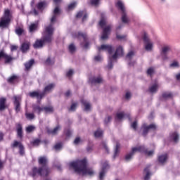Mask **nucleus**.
<instances>
[{"mask_svg": "<svg viewBox=\"0 0 180 180\" xmlns=\"http://www.w3.org/2000/svg\"><path fill=\"white\" fill-rule=\"evenodd\" d=\"M73 37L77 38V39H80V37H82V39H84V41L86 42L84 44V49H88L89 46V42H87L86 41L88 40V36L86 35V33H83L81 32H76L75 34H73Z\"/></svg>", "mask_w": 180, "mask_h": 180, "instance_id": "12", "label": "nucleus"}, {"mask_svg": "<svg viewBox=\"0 0 180 180\" xmlns=\"http://www.w3.org/2000/svg\"><path fill=\"white\" fill-rule=\"evenodd\" d=\"M38 164L41 167H34L32 169V172H30V175L32 178H37V176H49V174L51 171L49 167V160L46 156H41L38 158Z\"/></svg>", "mask_w": 180, "mask_h": 180, "instance_id": "2", "label": "nucleus"}, {"mask_svg": "<svg viewBox=\"0 0 180 180\" xmlns=\"http://www.w3.org/2000/svg\"><path fill=\"white\" fill-rule=\"evenodd\" d=\"M116 6L117 8H118V9H120L122 13L126 12V8H124V5H123V3L122 1H117L116 4Z\"/></svg>", "mask_w": 180, "mask_h": 180, "instance_id": "38", "label": "nucleus"}, {"mask_svg": "<svg viewBox=\"0 0 180 180\" xmlns=\"http://www.w3.org/2000/svg\"><path fill=\"white\" fill-rule=\"evenodd\" d=\"M120 148V143H116V147H115L113 158H116V157H117V155L119 154Z\"/></svg>", "mask_w": 180, "mask_h": 180, "instance_id": "46", "label": "nucleus"}, {"mask_svg": "<svg viewBox=\"0 0 180 180\" xmlns=\"http://www.w3.org/2000/svg\"><path fill=\"white\" fill-rule=\"evenodd\" d=\"M15 50H18V46L16 45H11V51H15Z\"/></svg>", "mask_w": 180, "mask_h": 180, "instance_id": "61", "label": "nucleus"}, {"mask_svg": "<svg viewBox=\"0 0 180 180\" xmlns=\"http://www.w3.org/2000/svg\"><path fill=\"white\" fill-rule=\"evenodd\" d=\"M148 75H150V77H153V75L154 74V68H149L147 70Z\"/></svg>", "mask_w": 180, "mask_h": 180, "instance_id": "51", "label": "nucleus"}, {"mask_svg": "<svg viewBox=\"0 0 180 180\" xmlns=\"http://www.w3.org/2000/svg\"><path fill=\"white\" fill-rule=\"evenodd\" d=\"M60 129H61V127L60 125H57L53 129H49L48 133L49 134L56 135L58 133V130H60Z\"/></svg>", "mask_w": 180, "mask_h": 180, "instance_id": "35", "label": "nucleus"}, {"mask_svg": "<svg viewBox=\"0 0 180 180\" xmlns=\"http://www.w3.org/2000/svg\"><path fill=\"white\" fill-rule=\"evenodd\" d=\"M76 18H82V22H85V20H86V18H88V14H86V11H79L76 15Z\"/></svg>", "mask_w": 180, "mask_h": 180, "instance_id": "25", "label": "nucleus"}, {"mask_svg": "<svg viewBox=\"0 0 180 180\" xmlns=\"http://www.w3.org/2000/svg\"><path fill=\"white\" fill-rule=\"evenodd\" d=\"M110 120H112V116H108L105 120L104 122L105 124H108V123H109V122H110Z\"/></svg>", "mask_w": 180, "mask_h": 180, "instance_id": "60", "label": "nucleus"}, {"mask_svg": "<svg viewBox=\"0 0 180 180\" xmlns=\"http://www.w3.org/2000/svg\"><path fill=\"white\" fill-rule=\"evenodd\" d=\"M54 27L53 25H49L45 27L40 39H37L33 44L34 49H43L45 44H51L54 40Z\"/></svg>", "mask_w": 180, "mask_h": 180, "instance_id": "1", "label": "nucleus"}, {"mask_svg": "<svg viewBox=\"0 0 180 180\" xmlns=\"http://www.w3.org/2000/svg\"><path fill=\"white\" fill-rule=\"evenodd\" d=\"M124 53L123 51V46H119L117 47L115 53L111 56L112 60H116L117 57H123Z\"/></svg>", "mask_w": 180, "mask_h": 180, "instance_id": "16", "label": "nucleus"}, {"mask_svg": "<svg viewBox=\"0 0 180 180\" xmlns=\"http://www.w3.org/2000/svg\"><path fill=\"white\" fill-rule=\"evenodd\" d=\"M170 67H179V65L178 64V62L174 61L170 65Z\"/></svg>", "mask_w": 180, "mask_h": 180, "instance_id": "62", "label": "nucleus"}, {"mask_svg": "<svg viewBox=\"0 0 180 180\" xmlns=\"http://www.w3.org/2000/svg\"><path fill=\"white\" fill-rule=\"evenodd\" d=\"M33 64H34V60L31 59L30 61L25 63V71H29L33 67Z\"/></svg>", "mask_w": 180, "mask_h": 180, "instance_id": "33", "label": "nucleus"}, {"mask_svg": "<svg viewBox=\"0 0 180 180\" xmlns=\"http://www.w3.org/2000/svg\"><path fill=\"white\" fill-rule=\"evenodd\" d=\"M141 129L143 130L142 136L143 137H146L150 130H153V131L157 130V125H155V124H150V125H147V124L144 123L142 124Z\"/></svg>", "mask_w": 180, "mask_h": 180, "instance_id": "8", "label": "nucleus"}, {"mask_svg": "<svg viewBox=\"0 0 180 180\" xmlns=\"http://www.w3.org/2000/svg\"><path fill=\"white\" fill-rule=\"evenodd\" d=\"M122 22L123 23H129V18H127V14H126V11L122 13Z\"/></svg>", "mask_w": 180, "mask_h": 180, "instance_id": "44", "label": "nucleus"}, {"mask_svg": "<svg viewBox=\"0 0 180 180\" xmlns=\"http://www.w3.org/2000/svg\"><path fill=\"white\" fill-rule=\"evenodd\" d=\"M13 105L15 108V110L16 113H19L20 112V102H22V97L20 96H14L13 97Z\"/></svg>", "mask_w": 180, "mask_h": 180, "instance_id": "11", "label": "nucleus"}, {"mask_svg": "<svg viewBox=\"0 0 180 180\" xmlns=\"http://www.w3.org/2000/svg\"><path fill=\"white\" fill-rule=\"evenodd\" d=\"M137 152L144 153L145 155H148V157H153V155H154V150H148L144 146H140L132 148L131 151L125 156L126 161H130V160L133 158V155H134Z\"/></svg>", "mask_w": 180, "mask_h": 180, "instance_id": "4", "label": "nucleus"}, {"mask_svg": "<svg viewBox=\"0 0 180 180\" xmlns=\"http://www.w3.org/2000/svg\"><path fill=\"white\" fill-rule=\"evenodd\" d=\"M11 20H12L11 11L6 9L3 16L0 18V29H8L11 25Z\"/></svg>", "mask_w": 180, "mask_h": 180, "instance_id": "5", "label": "nucleus"}, {"mask_svg": "<svg viewBox=\"0 0 180 180\" xmlns=\"http://www.w3.org/2000/svg\"><path fill=\"white\" fill-rule=\"evenodd\" d=\"M5 109H8V105H6V98H0V112H4Z\"/></svg>", "mask_w": 180, "mask_h": 180, "instance_id": "21", "label": "nucleus"}, {"mask_svg": "<svg viewBox=\"0 0 180 180\" xmlns=\"http://www.w3.org/2000/svg\"><path fill=\"white\" fill-rule=\"evenodd\" d=\"M32 110L35 113H37V115H41V112H43V107L40 106L39 105H33Z\"/></svg>", "mask_w": 180, "mask_h": 180, "instance_id": "28", "label": "nucleus"}, {"mask_svg": "<svg viewBox=\"0 0 180 180\" xmlns=\"http://www.w3.org/2000/svg\"><path fill=\"white\" fill-rule=\"evenodd\" d=\"M158 91V84H155L148 88V92L150 94H155Z\"/></svg>", "mask_w": 180, "mask_h": 180, "instance_id": "34", "label": "nucleus"}, {"mask_svg": "<svg viewBox=\"0 0 180 180\" xmlns=\"http://www.w3.org/2000/svg\"><path fill=\"white\" fill-rule=\"evenodd\" d=\"M15 129L18 139L23 140V126L20 123L15 124Z\"/></svg>", "mask_w": 180, "mask_h": 180, "instance_id": "14", "label": "nucleus"}, {"mask_svg": "<svg viewBox=\"0 0 180 180\" xmlns=\"http://www.w3.org/2000/svg\"><path fill=\"white\" fill-rule=\"evenodd\" d=\"M56 88V84L51 83L46 86L44 89V95L47 94V92H51Z\"/></svg>", "mask_w": 180, "mask_h": 180, "instance_id": "22", "label": "nucleus"}, {"mask_svg": "<svg viewBox=\"0 0 180 180\" xmlns=\"http://www.w3.org/2000/svg\"><path fill=\"white\" fill-rule=\"evenodd\" d=\"M144 172L146 173V176H144V180L150 179V176L151 175V173H150V165L147 166L144 169Z\"/></svg>", "mask_w": 180, "mask_h": 180, "instance_id": "37", "label": "nucleus"}, {"mask_svg": "<svg viewBox=\"0 0 180 180\" xmlns=\"http://www.w3.org/2000/svg\"><path fill=\"white\" fill-rule=\"evenodd\" d=\"M168 160V154L160 155L158 157V161L160 164H165Z\"/></svg>", "mask_w": 180, "mask_h": 180, "instance_id": "23", "label": "nucleus"}, {"mask_svg": "<svg viewBox=\"0 0 180 180\" xmlns=\"http://www.w3.org/2000/svg\"><path fill=\"white\" fill-rule=\"evenodd\" d=\"M39 29V23H32L29 27V32L30 33H33L36 32Z\"/></svg>", "mask_w": 180, "mask_h": 180, "instance_id": "30", "label": "nucleus"}, {"mask_svg": "<svg viewBox=\"0 0 180 180\" xmlns=\"http://www.w3.org/2000/svg\"><path fill=\"white\" fill-rule=\"evenodd\" d=\"M16 58L11 54L6 53L5 51H0V61L4 60V64H11L12 62L15 61Z\"/></svg>", "mask_w": 180, "mask_h": 180, "instance_id": "7", "label": "nucleus"}, {"mask_svg": "<svg viewBox=\"0 0 180 180\" xmlns=\"http://www.w3.org/2000/svg\"><path fill=\"white\" fill-rule=\"evenodd\" d=\"M46 6H47V1H46L39 2L36 5L37 9H38V11H44V8Z\"/></svg>", "mask_w": 180, "mask_h": 180, "instance_id": "26", "label": "nucleus"}, {"mask_svg": "<svg viewBox=\"0 0 180 180\" xmlns=\"http://www.w3.org/2000/svg\"><path fill=\"white\" fill-rule=\"evenodd\" d=\"M15 33L18 36H22V34H23V29L20 27L15 29Z\"/></svg>", "mask_w": 180, "mask_h": 180, "instance_id": "50", "label": "nucleus"}, {"mask_svg": "<svg viewBox=\"0 0 180 180\" xmlns=\"http://www.w3.org/2000/svg\"><path fill=\"white\" fill-rule=\"evenodd\" d=\"M61 143H56L54 146H53V148L54 150H56V151L58 150H60L61 149Z\"/></svg>", "mask_w": 180, "mask_h": 180, "instance_id": "56", "label": "nucleus"}, {"mask_svg": "<svg viewBox=\"0 0 180 180\" xmlns=\"http://www.w3.org/2000/svg\"><path fill=\"white\" fill-rule=\"evenodd\" d=\"M72 74H74V70L72 69H70L68 72H67L66 76L70 78L72 75Z\"/></svg>", "mask_w": 180, "mask_h": 180, "instance_id": "58", "label": "nucleus"}, {"mask_svg": "<svg viewBox=\"0 0 180 180\" xmlns=\"http://www.w3.org/2000/svg\"><path fill=\"white\" fill-rule=\"evenodd\" d=\"M109 168H110V166H109V162L108 161H105L102 163L101 171L99 173L100 180H103V178H105V175L106 174V172Z\"/></svg>", "mask_w": 180, "mask_h": 180, "instance_id": "10", "label": "nucleus"}, {"mask_svg": "<svg viewBox=\"0 0 180 180\" xmlns=\"http://www.w3.org/2000/svg\"><path fill=\"white\" fill-rule=\"evenodd\" d=\"M101 146L103 147V148H104V150L106 151L107 154H109V148L108 147V145H106V143H105L104 141H103L101 143Z\"/></svg>", "mask_w": 180, "mask_h": 180, "instance_id": "49", "label": "nucleus"}, {"mask_svg": "<svg viewBox=\"0 0 180 180\" xmlns=\"http://www.w3.org/2000/svg\"><path fill=\"white\" fill-rule=\"evenodd\" d=\"M124 116H127L128 119L130 120V114H124V112H117L115 116V119L117 120H122Z\"/></svg>", "mask_w": 180, "mask_h": 180, "instance_id": "27", "label": "nucleus"}, {"mask_svg": "<svg viewBox=\"0 0 180 180\" xmlns=\"http://www.w3.org/2000/svg\"><path fill=\"white\" fill-rule=\"evenodd\" d=\"M81 138L79 136H77L75 138V141H74V144H75L76 146L79 144V143H81Z\"/></svg>", "mask_w": 180, "mask_h": 180, "instance_id": "55", "label": "nucleus"}, {"mask_svg": "<svg viewBox=\"0 0 180 180\" xmlns=\"http://www.w3.org/2000/svg\"><path fill=\"white\" fill-rule=\"evenodd\" d=\"M98 51L105 50L108 51V53L112 54V53H113V46H112V45L103 44L100 47H98Z\"/></svg>", "mask_w": 180, "mask_h": 180, "instance_id": "17", "label": "nucleus"}, {"mask_svg": "<svg viewBox=\"0 0 180 180\" xmlns=\"http://www.w3.org/2000/svg\"><path fill=\"white\" fill-rule=\"evenodd\" d=\"M102 60V57L101 56H97L94 57V61H101Z\"/></svg>", "mask_w": 180, "mask_h": 180, "instance_id": "64", "label": "nucleus"}, {"mask_svg": "<svg viewBox=\"0 0 180 180\" xmlns=\"http://www.w3.org/2000/svg\"><path fill=\"white\" fill-rule=\"evenodd\" d=\"M61 13V10H60V7L56 6L53 10V14L52 15V18H51V23L49 25H52V26L54 27L53 23L57 20V17L58 15Z\"/></svg>", "mask_w": 180, "mask_h": 180, "instance_id": "15", "label": "nucleus"}, {"mask_svg": "<svg viewBox=\"0 0 180 180\" xmlns=\"http://www.w3.org/2000/svg\"><path fill=\"white\" fill-rule=\"evenodd\" d=\"M69 51L70 53H74V51H75V45H74V44L69 45Z\"/></svg>", "mask_w": 180, "mask_h": 180, "instance_id": "53", "label": "nucleus"}, {"mask_svg": "<svg viewBox=\"0 0 180 180\" xmlns=\"http://www.w3.org/2000/svg\"><path fill=\"white\" fill-rule=\"evenodd\" d=\"M70 168H73L75 172L78 174L82 173L83 175H89L92 176L95 172L92 168L86 167V160L83 159L82 160H77L76 162H72L70 163Z\"/></svg>", "mask_w": 180, "mask_h": 180, "instance_id": "3", "label": "nucleus"}, {"mask_svg": "<svg viewBox=\"0 0 180 180\" xmlns=\"http://www.w3.org/2000/svg\"><path fill=\"white\" fill-rule=\"evenodd\" d=\"M30 50V42L26 41H24L20 46V51L22 53H27Z\"/></svg>", "mask_w": 180, "mask_h": 180, "instance_id": "20", "label": "nucleus"}, {"mask_svg": "<svg viewBox=\"0 0 180 180\" xmlns=\"http://www.w3.org/2000/svg\"><path fill=\"white\" fill-rule=\"evenodd\" d=\"M103 136V131L101 129H98L96 131H94V137L96 139H99Z\"/></svg>", "mask_w": 180, "mask_h": 180, "instance_id": "40", "label": "nucleus"}, {"mask_svg": "<svg viewBox=\"0 0 180 180\" xmlns=\"http://www.w3.org/2000/svg\"><path fill=\"white\" fill-rule=\"evenodd\" d=\"M112 59H113V58H112V56L110 57V61L108 63V66H107V68H108V70H112V68H113V62L112 61Z\"/></svg>", "mask_w": 180, "mask_h": 180, "instance_id": "52", "label": "nucleus"}, {"mask_svg": "<svg viewBox=\"0 0 180 180\" xmlns=\"http://www.w3.org/2000/svg\"><path fill=\"white\" fill-rule=\"evenodd\" d=\"M43 110L45 113H53L54 112V108L52 105L43 107Z\"/></svg>", "mask_w": 180, "mask_h": 180, "instance_id": "39", "label": "nucleus"}, {"mask_svg": "<svg viewBox=\"0 0 180 180\" xmlns=\"http://www.w3.org/2000/svg\"><path fill=\"white\" fill-rule=\"evenodd\" d=\"M62 0H53V3L55 4L56 6H58L60 4H61Z\"/></svg>", "mask_w": 180, "mask_h": 180, "instance_id": "63", "label": "nucleus"}, {"mask_svg": "<svg viewBox=\"0 0 180 180\" xmlns=\"http://www.w3.org/2000/svg\"><path fill=\"white\" fill-rule=\"evenodd\" d=\"M77 105H78V103H72L70 108H69V112H75V109H77Z\"/></svg>", "mask_w": 180, "mask_h": 180, "instance_id": "47", "label": "nucleus"}, {"mask_svg": "<svg viewBox=\"0 0 180 180\" xmlns=\"http://www.w3.org/2000/svg\"><path fill=\"white\" fill-rule=\"evenodd\" d=\"M133 57H134V51H130L126 56V60H127L129 61V65L134 66V64H136V61H133L131 62V60L133 58Z\"/></svg>", "mask_w": 180, "mask_h": 180, "instance_id": "18", "label": "nucleus"}, {"mask_svg": "<svg viewBox=\"0 0 180 180\" xmlns=\"http://www.w3.org/2000/svg\"><path fill=\"white\" fill-rule=\"evenodd\" d=\"M131 127L134 130H137V121H134V122L131 124Z\"/></svg>", "mask_w": 180, "mask_h": 180, "instance_id": "57", "label": "nucleus"}, {"mask_svg": "<svg viewBox=\"0 0 180 180\" xmlns=\"http://www.w3.org/2000/svg\"><path fill=\"white\" fill-rule=\"evenodd\" d=\"M91 84H101L103 82V79L101 77V76H98L97 77H93L90 79Z\"/></svg>", "mask_w": 180, "mask_h": 180, "instance_id": "32", "label": "nucleus"}, {"mask_svg": "<svg viewBox=\"0 0 180 180\" xmlns=\"http://www.w3.org/2000/svg\"><path fill=\"white\" fill-rule=\"evenodd\" d=\"M54 63H55V60H51V58H48L45 61L46 65H53Z\"/></svg>", "mask_w": 180, "mask_h": 180, "instance_id": "48", "label": "nucleus"}, {"mask_svg": "<svg viewBox=\"0 0 180 180\" xmlns=\"http://www.w3.org/2000/svg\"><path fill=\"white\" fill-rule=\"evenodd\" d=\"M77 6V1H73L68 6V11H74Z\"/></svg>", "mask_w": 180, "mask_h": 180, "instance_id": "45", "label": "nucleus"}, {"mask_svg": "<svg viewBox=\"0 0 180 180\" xmlns=\"http://www.w3.org/2000/svg\"><path fill=\"white\" fill-rule=\"evenodd\" d=\"M31 144L32 146H39V144H40V139H34L33 141L31 142Z\"/></svg>", "mask_w": 180, "mask_h": 180, "instance_id": "54", "label": "nucleus"}, {"mask_svg": "<svg viewBox=\"0 0 180 180\" xmlns=\"http://www.w3.org/2000/svg\"><path fill=\"white\" fill-rule=\"evenodd\" d=\"M143 41L146 44L145 49L147 51L153 50V43L150 42V39H148V36L146 32L143 34Z\"/></svg>", "mask_w": 180, "mask_h": 180, "instance_id": "13", "label": "nucleus"}, {"mask_svg": "<svg viewBox=\"0 0 180 180\" xmlns=\"http://www.w3.org/2000/svg\"><path fill=\"white\" fill-rule=\"evenodd\" d=\"M171 137L172 138L174 143H178V140H179V135L176 132H174L171 134Z\"/></svg>", "mask_w": 180, "mask_h": 180, "instance_id": "43", "label": "nucleus"}, {"mask_svg": "<svg viewBox=\"0 0 180 180\" xmlns=\"http://www.w3.org/2000/svg\"><path fill=\"white\" fill-rule=\"evenodd\" d=\"M29 96L30 98H37V99H43L44 96V93H39V91H32L29 93Z\"/></svg>", "mask_w": 180, "mask_h": 180, "instance_id": "19", "label": "nucleus"}, {"mask_svg": "<svg viewBox=\"0 0 180 180\" xmlns=\"http://www.w3.org/2000/svg\"><path fill=\"white\" fill-rule=\"evenodd\" d=\"M36 130V127L33 126V125H29L28 127H27L25 128V131L26 133L29 134V133H33V131Z\"/></svg>", "mask_w": 180, "mask_h": 180, "instance_id": "42", "label": "nucleus"}, {"mask_svg": "<svg viewBox=\"0 0 180 180\" xmlns=\"http://www.w3.org/2000/svg\"><path fill=\"white\" fill-rule=\"evenodd\" d=\"M25 117L27 119V120H33L36 116L34 115V113L33 112H25Z\"/></svg>", "mask_w": 180, "mask_h": 180, "instance_id": "41", "label": "nucleus"}, {"mask_svg": "<svg viewBox=\"0 0 180 180\" xmlns=\"http://www.w3.org/2000/svg\"><path fill=\"white\" fill-rule=\"evenodd\" d=\"M81 102L84 106V110H86V112H88V110H91V104L89 102L85 100H82Z\"/></svg>", "mask_w": 180, "mask_h": 180, "instance_id": "36", "label": "nucleus"}, {"mask_svg": "<svg viewBox=\"0 0 180 180\" xmlns=\"http://www.w3.org/2000/svg\"><path fill=\"white\" fill-rule=\"evenodd\" d=\"M7 82L8 84H15V82H19V77L16 75H13L7 79Z\"/></svg>", "mask_w": 180, "mask_h": 180, "instance_id": "31", "label": "nucleus"}, {"mask_svg": "<svg viewBox=\"0 0 180 180\" xmlns=\"http://www.w3.org/2000/svg\"><path fill=\"white\" fill-rule=\"evenodd\" d=\"M11 147L12 148H16V147H18V153L20 155H21L22 157L25 155V146H23V143H22V142L15 140L11 144Z\"/></svg>", "mask_w": 180, "mask_h": 180, "instance_id": "9", "label": "nucleus"}, {"mask_svg": "<svg viewBox=\"0 0 180 180\" xmlns=\"http://www.w3.org/2000/svg\"><path fill=\"white\" fill-rule=\"evenodd\" d=\"M169 50H171V48L169 46H164L162 49L161 55L162 56L163 60H167L168 59V56H167V52L169 51Z\"/></svg>", "mask_w": 180, "mask_h": 180, "instance_id": "24", "label": "nucleus"}, {"mask_svg": "<svg viewBox=\"0 0 180 180\" xmlns=\"http://www.w3.org/2000/svg\"><path fill=\"white\" fill-rule=\"evenodd\" d=\"M162 99H172L174 98V94L171 92L165 91L162 94Z\"/></svg>", "mask_w": 180, "mask_h": 180, "instance_id": "29", "label": "nucleus"}, {"mask_svg": "<svg viewBox=\"0 0 180 180\" xmlns=\"http://www.w3.org/2000/svg\"><path fill=\"white\" fill-rule=\"evenodd\" d=\"M91 4L96 6L99 4V0H91Z\"/></svg>", "mask_w": 180, "mask_h": 180, "instance_id": "59", "label": "nucleus"}, {"mask_svg": "<svg viewBox=\"0 0 180 180\" xmlns=\"http://www.w3.org/2000/svg\"><path fill=\"white\" fill-rule=\"evenodd\" d=\"M99 26L103 29V34L101 36L102 40H106L109 37L110 30H112V25H106V19L102 18L99 22Z\"/></svg>", "mask_w": 180, "mask_h": 180, "instance_id": "6", "label": "nucleus"}]
</instances>
